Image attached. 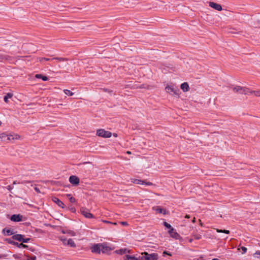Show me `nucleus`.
Instances as JSON below:
<instances>
[{"label": "nucleus", "mask_w": 260, "mask_h": 260, "mask_svg": "<svg viewBox=\"0 0 260 260\" xmlns=\"http://www.w3.org/2000/svg\"><path fill=\"white\" fill-rule=\"evenodd\" d=\"M233 90L235 92H237L240 94H252L251 90L246 87H241L240 86H236L232 88Z\"/></svg>", "instance_id": "nucleus-1"}, {"label": "nucleus", "mask_w": 260, "mask_h": 260, "mask_svg": "<svg viewBox=\"0 0 260 260\" xmlns=\"http://www.w3.org/2000/svg\"><path fill=\"white\" fill-rule=\"evenodd\" d=\"M141 260H157L158 255L156 253L148 254L147 252H144L141 254L140 256Z\"/></svg>", "instance_id": "nucleus-2"}, {"label": "nucleus", "mask_w": 260, "mask_h": 260, "mask_svg": "<svg viewBox=\"0 0 260 260\" xmlns=\"http://www.w3.org/2000/svg\"><path fill=\"white\" fill-rule=\"evenodd\" d=\"M96 135L98 136L103 138H110L112 136V134L111 132L109 131H106L104 129H98L96 132Z\"/></svg>", "instance_id": "nucleus-3"}, {"label": "nucleus", "mask_w": 260, "mask_h": 260, "mask_svg": "<svg viewBox=\"0 0 260 260\" xmlns=\"http://www.w3.org/2000/svg\"><path fill=\"white\" fill-rule=\"evenodd\" d=\"M81 214L87 218H93V215L90 213L89 211L84 208H82L80 210Z\"/></svg>", "instance_id": "nucleus-4"}, {"label": "nucleus", "mask_w": 260, "mask_h": 260, "mask_svg": "<svg viewBox=\"0 0 260 260\" xmlns=\"http://www.w3.org/2000/svg\"><path fill=\"white\" fill-rule=\"evenodd\" d=\"M102 246V244H94L91 247V250L92 252L93 253H100L101 252V247Z\"/></svg>", "instance_id": "nucleus-5"}, {"label": "nucleus", "mask_w": 260, "mask_h": 260, "mask_svg": "<svg viewBox=\"0 0 260 260\" xmlns=\"http://www.w3.org/2000/svg\"><path fill=\"white\" fill-rule=\"evenodd\" d=\"M70 182L74 185H77L79 183V179L76 176H71L69 178Z\"/></svg>", "instance_id": "nucleus-6"}, {"label": "nucleus", "mask_w": 260, "mask_h": 260, "mask_svg": "<svg viewBox=\"0 0 260 260\" xmlns=\"http://www.w3.org/2000/svg\"><path fill=\"white\" fill-rule=\"evenodd\" d=\"M20 138V136L16 134H10L7 135V140L9 141H14L15 140H18Z\"/></svg>", "instance_id": "nucleus-7"}, {"label": "nucleus", "mask_w": 260, "mask_h": 260, "mask_svg": "<svg viewBox=\"0 0 260 260\" xmlns=\"http://www.w3.org/2000/svg\"><path fill=\"white\" fill-rule=\"evenodd\" d=\"M22 216L20 214H14L11 216V220L14 222L22 221Z\"/></svg>", "instance_id": "nucleus-8"}, {"label": "nucleus", "mask_w": 260, "mask_h": 260, "mask_svg": "<svg viewBox=\"0 0 260 260\" xmlns=\"http://www.w3.org/2000/svg\"><path fill=\"white\" fill-rule=\"evenodd\" d=\"M169 233L171 237L176 239H178L180 238L179 234H178L174 229H171L170 230H169Z\"/></svg>", "instance_id": "nucleus-9"}, {"label": "nucleus", "mask_w": 260, "mask_h": 260, "mask_svg": "<svg viewBox=\"0 0 260 260\" xmlns=\"http://www.w3.org/2000/svg\"><path fill=\"white\" fill-rule=\"evenodd\" d=\"M209 6L211 8L218 10V11H221L222 10V7L220 5L218 4L217 3H215L214 2H210L209 3Z\"/></svg>", "instance_id": "nucleus-10"}, {"label": "nucleus", "mask_w": 260, "mask_h": 260, "mask_svg": "<svg viewBox=\"0 0 260 260\" xmlns=\"http://www.w3.org/2000/svg\"><path fill=\"white\" fill-rule=\"evenodd\" d=\"M52 201L55 203L59 207L64 208V205L63 203L58 198L56 197H53L52 198Z\"/></svg>", "instance_id": "nucleus-11"}, {"label": "nucleus", "mask_w": 260, "mask_h": 260, "mask_svg": "<svg viewBox=\"0 0 260 260\" xmlns=\"http://www.w3.org/2000/svg\"><path fill=\"white\" fill-rule=\"evenodd\" d=\"M102 244V246L101 247V252L102 253H106L107 252L111 250V249L107 246V244L106 243H101Z\"/></svg>", "instance_id": "nucleus-12"}, {"label": "nucleus", "mask_w": 260, "mask_h": 260, "mask_svg": "<svg viewBox=\"0 0 260 260\" xmlns=\"http://www.w3.org/2000/svg\"><path fill=\"white\" fill-rule=\"evenodd\" d=\"M153 209L155 210L156 212L159 213H162L165 215L167 214V212L166 210H164L159 207H154L153 208Z\"/></svg>", "instance_id": "nucleus-13"}, {"label": "nucleus", "mask_w": 260, "mask_h": 260, "mask_svg": "<svg viewBox=\"0 0 260 260\" xmlns=\"http://www.w3.org/2000/svg\"><path fill=\"white\" fill-rule=\"evenodd\" d=\"M24 237V235H21V234H16V235H13L12 236V238L14 240H17V241H20V242H22V238Z\"/></svg>", "instance_id": "nucleus-14"}, {"label": "nucleus", "mask_w": 260, "mask_h": 260, "mask_svg": "<svg viewBox=\"0 0 260 260\" xmlns=\"http://www.w3.org/2000/svg\"><path fill=\"white\" fill-rule=\"evenodd\" d=\"M189 85L187 82H184L181 85V89L184 91L186 92L189 90Z\"/></svg>", "instance_id": "nucleus-15"}, {"label": "nucleus", "mask_w": 260, "mask_h": 260, "mask_svg": "<svg viewBox=\"0 0 260 260\" xmlns=\"http://www.w3.org/2000/svg\"><path fill=\"white\" fill-rule=\"evenodd\" d=\"M3 233L7 236H11L13 234L12 230L10 229L5 228L3 230Z\"/></svg>", "instance_id": "nucleus-16"}, {"label": "nucleus", "mask_w": 260, "mask_h": 260, "mask_svg": "<svg viewBox=\"0 0 260 260\" xmlns=\"http://www.w3.org/2000/svg\"><path fill=\"white\" fill-rule=\"evenodd\" d=\"M131 182L137 184H144L145 183V181L137 179H131Z\"/></svg>", "instance_id": "nucleus-17"}, {"label": "nucleus", "mask_w": 260, "mask_h": 260, "mask_svg": "<svg viewBox=\"0 0 260 260\" xmlns=\"http://www.w3.org/2000/svg\"><path fill=\"white\" fill-rule=\"evenodd\" d=\"M35 77L38 79H42L44 81H47L48 79L47 77L43 76L41 74H36Z\"/></svg>", "instance_id": "nucleus-18"}, {"label": "nucleus", "mask_w": 260, "mask_h": 260, "mask_svg": "<svg viewBox=\"0 0 260 260\" xmlns=\"http://www.w3.org/2000/svg\"><path fill=\"white\" fill-rule=\"evenodd\" d=\"M67 245H69L72 247H76V244L72 239L68 240Z\"/></svg>", "instance_id": "nucleus-19"}, {"label": "nucleus", "mask_w": 260, "mask_h": 260, "mask_svg": "<svg viewBox=\"0 0 260 260\" xmlns=\"http://www.w3.org/2000/svg\"><path fill=\"white\" fill-rule=\"evenodd\" d=\"M141 256H139L138 257H136L134 256L127 255H126V258L128 260H141V258H140Z\"/></svg>", "instance_id": "nucleus-20"}, {"label": "nucleus", "mask_w": 260, "mask_h": 260, "mask_svg": "<svg viewBox=\"0 0 260 260\" xmlns=\"http://www.w3.org/2000/svg\"><path fill=\"white\" fill-rule=\"evenodd\" d=\"M175 88H174L173 86H167L166 87V90L167 92L172 94V92L174 91Z\"/></svg>", "instance_id": "nucleus-21"}, {"label": "nucleus", "mask_w": 260, "mask_h": 260, "mask_svg": "<svg viewBox=\"0 0 260 260\" xmlns=\"http://www.w3.org/2000/svg\"><path fill=\"white\" fill-rule=\"evenodd\" d=\"M13 96V94L11 93H8L7 94L4 96V100L6 103H8V99H10Z\"/></svg>", "instance_id": "nucleus-22"}, {"label": "nucleus", "mask_w": 260, "mask_h": 260, "mask_svg": "<svg viewBox=\"0 0 260 260\" xmlns=\"http://www.w3.org/2000/svg\"><path fill=\"white\" fill-rule=\"evenodd\" d=\"M7 135L5 133L0 134V141H7Z\"/></svg>", "instance_id": "nucleus-23"}, {"label": "nucleus", "mask_w": 260, "mask_h": 260, "mask_svg": "<svg viewBox=\"0 0 260 260\" xmlns=\"http://www.w3.org/2000/svg\"><path fill=\"white\" fill-rule=\"evenodd\" d=\"M192 236L196 240H200L202 238V235L200 234H192Z\"/></svg>", "instance_id": "nucleus-24"}, {"label": "nucleus", "mask_w": 260, "mask_h": 260, "mask_svg": "<svg viewBox=\"0 0 260 260\" xmlns=\"http://www.w3.org/2000/svg\"><path fill=\"white\" fill-rule=\"evenodd\" d=\"M52 60H53V58H50L42 57V58H40V61L41 63H43L45 61H50Z\"/></svg>", "instance_id": "nucleus-25"}, {"label": "nucleus", "mask_w": 260, "mask_h": 260, "mask_svg": "<svg viewBox=\"0 0 260 260\" xmlns=\"http://www.w3.org/2000/svg\"><path fill=\"white\" fill-rule=\"evenodd\" d=\"M63 92L67 95L72 96V95H73L74 94V93L72 92L70 90L64 89L63 90Z\"/></svg>", "instance_id": "nucleus-26"}, {"label": "nucleus", "mask_w": 260, "mask_h": 260, "mask_svg": "<svg viewBox=\"0 0 260 260\" xmlns=\"http://www.w3.org/2000/svg\"><path fill=\"white\" fill-rule=\"evenodd\" d=\"M14 245H17L19 247H23V248H27L28 246L25 244H23V243L18 244V243L14 242Z\"/></svg>", "instance_id": "nucleus-27"}, {"label": "nucleus", "mask_w": 260, "mask_h": 260, "mask_svg": "<svg viewBox=\"0 0 260 260\" xmlns=\"http://www.w3.org/2000/svg\"><path fill=\"white\" fill-rule=\"evenodd\" d=\"M180 90L178 89L175 88L174 91L172 92V94L178 96L179 95Z\"/></svg>", "instance_id": "nucleus-28"}, {"label": "nucleus", "mask_w": 260, "mask_h": 260, "mask_svg": "<svg viewBox=\"0 0 260 260\" xmlns=\"http://www.w3.org/2000/svg\"><path fill=\"white\" fill-rule=\"evenodd\" d=\"M217 232L218 233H225V234H230V231L229 230H219V229H217L216 230Z\"/></svg>", "instance_id": "nucleus-29"}, {"label": "nucleus", "mask_w": 260, "mask_h": 260, "mask_svg": "<svg viewBox=\"0 0 260 260\" xmlns=\"http://www.w3.org/2000/svg\"><path fill=\"white\" fill-rule=\"evenodd\" d=\"M163 224L166 227L167 229H170V230L171 229H174L173 228H172V226L168 223H167V222L165 221L163 223Z\"/></svg>", "instance_id": "nucleus-30"}, {"label": "nucleus", "mask_w": 260, "mask_h": 260, "mask_svg": "<svg viewBox=\"0 0 260 260\" xmlns=\"http://www.w3.org/2000/svg\"><path fill=\"white\" fill-rule=\"evenodd\" d=\"M27 257V260H36V256L34 255L32 256H30L29 255H26Z\"/></svg>", "instance_id": "nucleus-31"}, {"label": "nucleus", "mask_w": 260, "mask_h": 260, "mask_svg": "<svg viewBox=\"0 0 260 260\" xmlns=\"http://www.w3.org/2000/svg\"><path fill=\"white\" fill-rule=\"evenodd\" d=\"M252 91V90H251ZM254 93V95L256 96H260V90L256 91H252V93Z\"/></svg>", "instance_id": "nucleus-32"}, {"label": "nucleus", "mask_w": 260, "mask_h": 260, "mask_svg": "<svg viewBox=\"0 0 260 260\" xmlns=\"http://www.w3.org/2000/svg\"><path fill=\"white\" fill-rule=\"evenodd\" d=\"M240 249L242 250V254H244L247 251V248L245 247L242 246L240 248H239L238 250H240Z\"/></svg>", "instance_id": "nucleus-33"}, {"label": "nucleus", "mask_w": 260, "mask_h": 260, "mask_svg": "<svg viewBox=\"0 0 260 260\" xmlns=\"http://www.w3.org/2000/svg\"><path fill=\"white\" fill-rule=\"evenodd\" d=\"M62 233L63 234L68 233V234H70L72 236H75V233L74 231H70L69 232H65L64 231H62Z\"/></svg>", "instance_id": "nucleus-34"}, {"label": "nucleus", "mask_w": 260, "mask_h": 260, "mask_svg": "<svg viewBox=\"0 0 260 260\" xmlns=\"http://www.w3.org/2000/svg\"><path fill=\"white\" fill-rule=\"evenodd\" d=\"M60 239L61 241H62L64 245H67L68 240L66 238L61 237H60Z\"/></svg>", "instance_id": "nucleus-35"}, {"label": "nucleus", "mask_w": 260, "mask_h": 260, "mask_svg": "<svg viewBox=\"0 0 260 260\" xmlns=\"http://www.w3.org/2000/svg\"><path fill=\"white\" fill-rule=\"evenodd\" d=\"M30 240V239L29 238H24V237H23L22 242V243H28Z\"/></svg>", "instance_id": "nucleus-36"}, {"label": "nucleus", "mask_w": 260, "mask_h": 260, "mask_svg": "<svg viewBox=\"0 0 260 260\" xmlns=\"http://www.w3.org/2000/svg\"><path fill=\"white\" fill-rule=\"evenodd\" d=\"M53 59H56V60H59V61H64V60H67L66 58H62V57H54V58H53Z\"/></svg>", "instance_id": "nucleus-37"}, {"label": "nucleus", "mask_w": 260, "mask_h": 260, "mask_svg": "<svg viewBox=\"0 0 260 260\" xmlns=\"http://www.w3.org/2000/svg\"><path fill=\"white\" fill-rule=\"evenodd\" d=\"M69 200H70V202H71L72 203H74L76 201V199L72 197H70V198H69Z\"/></svg>", "instance_id": "nucleus-38"}, {"label": "nucleus", "mask_w": 260, "mask_h": 260, "mask_svg": "<svg viewBox=\"0 0 260 260\" xmlns=\"http://www.w3.org/2000/svg\"><path fill=\"white\" fill-rule=\"evenodd\" d=\"M254 255L255 257L257 258L260 257V251H256V252L254 254Z\"/></svg>", "instance_id": "nucleus-39"}, {"label": "nucleus", "mask_w": 260, "mask_h": 260, "mask_svg": "<svg viewBox=\"0 0 260 260\" xmlns=\"http://www.w3.org/2000/svg\"><path fill=\"white\" fill-rule=\"evenodd\" d=\"M69 208L70 210L72 212L75 213L76 212V209L74 207L71 206V207H69Z\"/></svg>", "instance_id": "nucleus-40"}, {"label": "nucleus", "mask_w": 260, "mask_h": 260, "mask_svg": "<svg viewBox=\"0 0 260 260\" xmlns=\"http://www.w3.org/2000/svg\"><path fill=\"white\" fill-rule=\"evenodd\" d=\"M6 188L8 190L11 191L14 188V187L13 185H8Z\"/></svg>", "instance_id": "nucleus-41"}, {"label": "nucleus", "mask_w": 260, "mask_h": 260, "mask_svg": "<svg viewBox=\"0 0 260 260\" xmlns=\"http://www.w3.org/2000/svg\"><path fill=\"white\" fill-rule=\"evenodd\" d=\"M5 58V56L3 55L0 54V62L2 61Z\"/></svg>", "instance_id": "nucleus-42"}, {"label": "nucleus", "mask_w": 260, "mask_h": 260, "mask_svg": "<svg viewBox=\"0 0 260 260\" xmlns=\"http://www.w3.org/2000/svg\"><path fill=\"white\" fill-rule=\"evenodd\" d=\"M144 184L146 185H152V183L150 182H146V181H145V183H144Z\"/></svg>", "instance_id": "nucleus-43"}, {"label": "nucleus", "mask_w": 260, "mask_h": 260, "mask_svg": "<svg viewBox=\"0 0 260 260\" xmlns=\"http://www.w3.org/2000/svg\"><path fill=\"white\" fill-rule=\"evenodd\" d=\"M125 249H120L119 250V253H121V254H122V253H124L125 251Z\"/></svg>", "instance_id": "nucleus-44"}, {"label": "nucleus", "mask_w": 260, "mask_h": 260, "mask_svg": "<svg viewBox=\"0 0 260 260\" xmlns=\"http://www.w3.org/2000/svg\"><path fill=\"white\" fill-rule=\"evenodd\" d=\"M103 222H106V223H112V224H115V225L116 224V223H115V222L112 223V222H111L110 221H106V220H104Z\"/></svg>", "instance_id": "nucleus-45"}, {"label": "nucleus", "mask_w": 260, "mask_h": 260, "mask_svg": "<svg viewBox=\"0 0 260 260\" xmlns=\"http://www.w3.org/2000/svg\"><path fill=\"white\" fill-rule=\"evenodd\" d=\"M163 253H164V254H168V255H171V254L170 253H168L167 251H165L163 252Z\"/></svg>", "instance_id": "nucleus-46"}, {"label": "nucleus", "mask_w": 260, "mask_h": 260, "mask_svg": "<svg viewBox=\"0 0 260 260\" xmlns=\"http://www.w3.org/2000/svg\"><path fill=\"white\" fill-rule=\"evenodd\" d=\"M35 190L37 192H40V191L39 190V189L37 187H35Z\"/></svg>", "instance_id": "nucleus-47"}, {"label": "nucleus", "mask_w": 260, "mask_h": 260, "mask_svg": "<svg viewBox=\"0 0 260 260\" xmlns=\"http://www.w3.org/2000/svg\"><path fill=\"white\" fill-rule=\"evenodd\" d=\"M121 224H122V225H127V222H124V221L122 222H121Z\"/></svg>", "instance_id": "nucleus-48"}, {"label": "nucleus", "mask_w": 260, "mask_h": 260, "mask_svg": "<svg viewBox=\"0 0 260 260\" xmlns=\"http://www.w3.org/2000/svg\"><path fill=\"white\" fill-rule=\"evenodd\" d=\"M67 197L69 199V198H70V197H72V196L71 194H67Z\"/></svg>", "instance_id": "nucleus-49"}, {"label": "nucleus", "mask_w": 260, "mask_h": 260, "mask_svg": "<svg viewBox=\"0 0 260 260\" xmlns=\"http://www.w3.org/2000/svg\"><path fill=\"white\" fill-rule=\"evenodd\" d=\"M185 218H190V216H189V215H186L185 216Z\"/></svg>", "instance_id": "nucleus-50"}, {"label": "nucleus", "mask_w": 260, "mask_h": 260, "mask_svg": "<svg viewBox=\"0 0 260 260\" xmlns=\"http://www.w3.org/2000/svg\"><path fill=\"white\" fill-rule=\"evenodd\" d=\"M192 241H193L192 239H189V242L190 243H191V242H192Z\"/></svg>", "instance_id": "nucleus-51"}, {"label": "nucleus", "mask_w": 260, "mask_h": 260, "mask_svg": "<svg viewBox=\"0 0 260 260\" xmlns=\"http://www.w3.org/2000/svg\"><path fill=\"white\" fill-rule=\"evenodd\" d=\"M195 221H196V219H195V218L194 217V218H193V219H192V222H195Z\"/></svg>", "instance_id": "nucleus-52"}, {"label": "nucleus", "mask_w": 260, "mask_h": 260, "mask_svg": "<svg viewBox=\"0 0 260 260\" xmlns=\"http://www.w3.org/2000/svg\"><path fill=\"white\" fill-rule=\"evenodd\" d=\"M17 184V182L16 181H14L13 183V185Z\"/></svg>", "instance_id": "nucleus-53"}, {"label": "nucleus", "mask_w": 260, "mask_h": 260, "mask_svg": "<svg viewBox=\"0 0 260 260\" xmlns=\"http://www.w3.org/2000/svg\"><path fill=\"white\" fill-rule=\"evenodd\" d=\"M113 135H114V137H117V134H114Z\"/></svg>", "instance_id": "nucleus-54"}, {"label": "nucleus", "mask_w": 260, "mask_h": 260, "mask_svg": "<svg viewBox=\"0 0 260 260\" xmlns=\"http://www.w3.org/2000/svg\"><path fill=\"white\" fill-rule=\"evenodd\" d=\"M198 260H205V259H201V258L198 259Z\"/></svg>", "instance_id": "nucleus-55"}, {"label": "nucleus", "mask_w": 260, "mask_h": 260, "mask_svg": "<svg viewBox=\"0 0 260 260\" xmlns=\"http://www.w3.org/2000/svg\"><path fill=\"white\" fill-rule=\"evenodd\" d=\"M7 241H8L9 243H12L11 241H10V240H8V239H7Z\"/></svg>", "instance_id": "nucleus-56"}, {"label": "nucleus", "mask_w": 260, "mask_h": 260, "mask_svg": "<svg viewBox=\"0 0 260 260\" xmlns=\"http://www.w3.org/2000/svg\"><path fill=\"white\" fill-rule=\"evenodd\" d=\"M26 182H25H25H24L23 183H26ZM27 183H29V181H27Z\"/></svg>", "instance_id": "nucleus-57"}, {"label": "nucleus", "mask_w": 260, "mask_h": 260, "mask_svg": "<svg viewBox=\"0 0 260 260\" xmlns=\"http://www.w3.org/2000/svg\"><path fill=\"white\" fill-rule=\"evenodd\" d=\"M127 153H129H129H131V152H129V151H128V152H127Z\"/></svg>", "instance_id": "nucleus-58"}, {"label": "nucleus", "mask_w": 260, "mask_h": 260, "mask_svg": "<svg viewBox=\"0 0 260 260\" xmlns=\"http://www.w3.org/2000/svg\"><path fill=\"white\" fill-rule=\"evenodd\" d=\"M1 124V122H0V125Z\"/></svg>", "instance_id": "nucleus-59"}]
</instances>
